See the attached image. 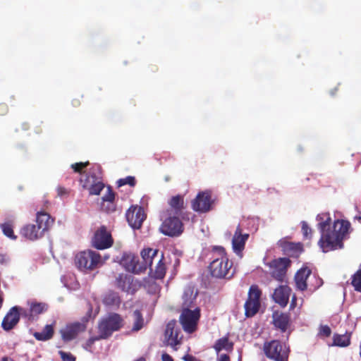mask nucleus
I'll return each mask as SVG.
<instances>
[{
	"label": "nucleus",
	"mask_w": 361,
	"mask_h": 361,
	"mask_svg": "<svg viewBox=\"0 0 361 361\" xmlns=\"http://www.w3.org/2000/svg\"><path fill=\"white\" fill-rule=\"evenodd\" d=\"M214 204L212 197V192L205 190L200 192L196 197L192 201V209L199 213H206L210 211Z\"/></svg>",
	"instance_id": "nucleus-16"
},
{
	"label": "nucleus",
	"mask_w": 361,
	"mask_h": 361,
	"mask_svg": "<svg viewBox=\"0 0 361 361\" xmlns=\"http://www.w3.org/2000/svg\"><path fill=\"white\" fill-rule=\"evenodd\" d=\"M8 261V257L6 255L0 254V264H3L6 263Z\"/></svg>",
	"instance_id": "nucleus-50"
},
{
	"label": "nucleus",
	"mask_w": 361,
	"mask_h": 361,
	"mask_svg": "<svg viewBox=\"0 0 361 361\" xmlns=\"http://www.w3.org/2000/svg\"><path fill=\"white\" fill-rule=\"evenodd\" d=\"M331 219L318 224L321 238L318 244L324 252L343 247V241L348 238L352 231L351 224L345 219L335 220L333 226H330Z\"/></svg>",
	"instance_id": "nucleus-1"
},
{
	"label": "nucleus",
	"mask_w": 361,
	"mask_h": 361,
	"mask_svg": "<svg viewBox=\"0 0 361 361\" xmlns=\"http://www.w3.org/2000/svg\"><path fill=\"white\" fill-rule=\"evenodd\" d=\"M200 317V310L199 307L191 310L185 308L183 309L180 316V322L183 330L187 333H193L197 329L198 321Z\"/></svg>",
	"instance_id": "nucleus-13"
},
{
	"label": "nucleus",
	"mask_w": 361,
	"mask_h": 361,
	"mask_svg": "<svg viewBox=\"0 0 361 361\" xmlns=\"http://www.w3.org/2000/svg\"><path fill=\"white\" fill-rule=\"evenodd\" d=\"M352 286L355 290L361 293V269H358L352 276Z\"/></svg>",
	"instance_id": "nucleus-35"
},
{
	"label": "nucleus",
	"mask_w": 361,
	"mask_h": 361,
	"mask_svg": "<svg viewBox=\"0 0 361 361\" xmlns=\"http://www.w3.org/2000/svg\"><path fill=\"white\" fill-rule=\"evenodd\" d=\"M319 334L325 337H329L331 334V329L327 325H322L319 328Z\"/></svg>",
	"instance_id": "nucleus-43"
},
{
	"label": "nucleus",
	"mask_w": 361,
	"mask_h": 361,
	"mask_svg": "<svg viewBox=\"0 0 361 361\" xmlns=\"http://www.w3.org/2000/svg\"><path fill=\"white\" fill-rule=\"evenodd\" d=\"M87 321L86 319L82 322H76L66 325L64 329L61 330L62 339L68 342L75 338L80 333L85 331Z\"/></svg>",
	"instance_id": "nucleus-20"
},
{
	"label": "nucleus",
	"mask_w": 361,
	"mask_h": 361,
	"mask_svg": "<svg viewBox=\"0 0 361 361\" xmlns=\"http://www.w3.org/2000/svg\"><path fill=\"white\" fill-rule=\"evenodd\" d=\"M145 269L147 267L156 279H162L166 274V267L164 262V254L158 257V250L152 248L144 249L141 252Z\"/></svg>",
	"instance_id": "nucleus-5"
},
{
	"label": "nucleus",
	"mask_w": 361,
	"mask_h": 361,
	"mask_svg": "<svg viewBox=\"0 0 361 361\" xmlns=\"http://www.w3.org/2000/svg\"><path fill=\"white\" fill-rule=\"evenodd\" d=\"M121 264L128 271L137 274L140 269L138 267V258L131 254H125L121 259Z\"/></svg>",
	"instance_id": "nucleus-23"
},
{
	"label": "nucleus",
	"mask_w": 361,
	"mask_h": 361,
	"mask_svg": "<svg viewBox=\"0 0 361 361\" xmlns=\"http://www.w3.org/2000/svg\"><path fill=\"white\" fill-rule=\"evenodd\" d=\"M90 164L89 161L85 162H78L75 164H72L71 167L73 169L74 172L79 173L80 174H84L83 169L86 168Z\"/></svg>",
	"instance_id": "nucleus-37"
},
{
	"label": "nucleus",
	"mask_w": 361,
	"mask_h": 361,
	"mask_svg": "<svg viewBox=\"0 0 361 361\" xmlns=\"http://www.w3.org/2000/svg\"><path fill=\"white\" fill-rule=\"evenodd\" d=\"M360 222H361V216H356L355 217Z\"/></svg>",
	"instance_id": "nucleus-55"
},
{
	"label": "nucleus",
	"mask_w": 361,
	"mask_h": 361,
	"mask_svg": "<svg viewBox=\"0 0 361 361\" xmlns=\"http://www.w3.org/2000/svg\"><path fill=\"white\" fill-rule=\"evenodd\" d=\"M35 221L36 224L25 225L20 230V235L30 240H38L52 226L54 219L45 212H38Z\"/></svg>",
	"instance_id": "nucleus-3"
},
{
	"label": "nucleus",
	"mask_w": 361,
	"mask_h": 361,
	"mask_svg": "<svg viewBox=\"0 0 361 361\" xmlns=\"http://www.w3.org/2000/svg\"><path fill=\"white\" fill-rule=\"evenodd\" d=\"M164 220L159 230L165 235L170 237L179 236L183 232V224L181 216L164 214Z\"/></svg>",
	"instance_id": "nucleus-10"
},
{
	"label": "nucleus",
	"mask_w": 361,
	"mask_h": 361,
	"mask_svg": "<svg viewBox=\"0 0 361 361\" xmlns=\"http://www.w3.org/2000/svg\"><path fill=\"white\" fill-rule=\"evenodd\" d=\"M262 291L257 285H252L248 291V297L245 303V314L247 317L255 315L260 307Z\"/></svg>",
	"instance_id": "nucleus-11"
},
{
	"label": "nucleus",
	"mask_w": 361,
	"mask_h": 361,
	"mask_svg": "<svg viewBox=\"0 0 361 361\" xmlns=\"http://www.w3.org/2000/svg\"><path fill=\"white\" fill-rule=\"evenodd\" d=\"M215 350L219 353L222 350L232 351L233 349V343L229 341L228 336H224L218 339L214 345Z\"/></svg>",
	"instance_id": "nucleus-33"
},
{
	"label": "nucleus",
	"mask_w": 361,
	"mask_h": 361,
	"mask_svg": "<svg viewBox=\"0 0 361 361\" xmlns=\"http://www.w3.org/2000/svg\"><path fill=\"white\" fill-rule=\"evenodd\" d=\"M182 359L184 360V361H203V360H201L200 359H197L196 358L195 356L192 355H190V354H186L185 355Z\"/></svg>",
	"instance_id": "nucleus-46"
},
{
	"label": "nucleus",
	"mask_w": 361,
	"mask_h": 361,
	"mask_svg": "<svg viewBox=\"0 0 361 361\" xmlns=\"http://www.w3.org/2000/svg\"><path fill=\"white\" fill-rule=\"evenodd\" d=\"M218 361H231V360H230V357L228 355L221 354L219 356Z\"/></svg>",
	"instance_id": "nucleus-49"
},
{
	"label": "nucleus",
	"mask_w": 361,
	"mask_h": 361,
	"mask_svg": "<svg viewBox=\"0 0 361 361\" xmlns=\"http://www.w3.org/2000/svg\"><path fill=\"white\" fill-rule=\"evenodd\" d=\"M297 305V298L295 295L292 296L290 305V309L293 310Z\"/></svg>",
	"instance_id": "nucleus-48"
},
{
	"label": "nucleus",
	"mask_w": 361,
	"mask_h": 361,
	"mask_svg": "<svg viewBox=\"0 0 361 361\" xmlns=\"http://www.w3.org/2000/svg\"><path fill=\"white\" fill-rule=\"evenodd\" d=\"M133 281L131 275L121 274L116 279V286L123 291H128Z\"/></svg>",
	"instance_id": "nucleus-27"
},
{
	"label": "nucleus",
	"mask_w": 361,
	"mask_h": 361,
	"mask_svg": "<svg viewBox=\"0 0 361 361\" xmlns=\"http://www.w3.org/2000/svg\"><path fill=\"white\" fill-rule=\"evenodd\" d=\"M8 112V107L5 103H0V116H4Z\"/></svg>",
	"instance_id": "nucleus-45"
},
{
	"label": "nucleus",
	"mask_w": 361,
	"mask_h": 361,
	"mask_svg": "<svg viewBox=\"0 0 361 361\" xmlns=\"http://www.w3.org/2000/svg\"><path fill=\"white\" fill-rule=\"evenodd\" d=\"M197 295V292L195 291L192 287L185 288L183 295V309L194 307Z\"/></svg>",
	"instance_id": "nucleus-24"
},
{
	"label": "nucleus",
	"mask_w": 361,
	"mask_h": 361,
	"mask_svg": "<svg viewBox=\"0 0 361 361\" xmlns=\"http://www.w3.org/2000/svg\"><path fill=\"white\" fill-rule=\"evenodd\" d=\"M62 361H75V357L71 353L62 350L59 351Z\"/></svg>",
	"instance_id": "nucleus-41"
},
{
	"label": "nucleus",
	"mask_w": 361,
	"mask_h": 361,
	"mask_svg": "<svg viewBox=\"0 0 361 361\" xmlns=\"http://www.w3.org/2000/svg\"><path fill=\"white\" fill-rule=\"evenodd\" d=\"M180 329L175 319L169 321L166 326L164 331V340L167 345H170L174 350H177L176 346L181 343L182 336L179 337Z\"/></svg>",
	"instance_id": "nucleus-17"
},
{
	"label": "nucleus",
	"mask_w": 361,
	"mask_h": 361,
	"mask_svg": "<svg viewBox=\"0 0 361 361\" xmlns=\"http://www.w3.org/2000/svg\"><path fill=\"white\" fill-rule=\"evenodd\" d=\"M302 233L303 235V238L305 240H310L312 235V230L309 227L308 224L305 221H302Z\"/></svg>",
	"instance_id": "nucleus-38"
},
{
	"label": "nucleus",
	"mask_w": 361,
	"mask_h": 361,
	"mask_svg": "<svg viewBox=\"0 0 361 361\" xmlns=\"http://www.w3.org/2000/svg\"><path fill=\"white\" fill-rule=\"evenodd\" d=\"M79 182L82 189L88 190L90 195H99L105 187L102 166L97 164L92 165L80 177Z\"/></svg>",
	"instance_id": "nucleus-4"
},
{
	"label": "nucleus",
	"mask_w": 361,
	"mask_h": 361,
	"mask_svg": "<svg viewBox=\"0 0 361 361\" xmlns=\"http://www.w3.org/2000/svg\"><path fill=\"white\" fill-rule=\"evenodd\" d=\"M212 250L213 259L208 266L211 276L216 279H231L235 270L233 269V262L229 260L226 250L223 247L216 246Z\"/></svg>",
	"instance_id": "nucleus-2"
},
{
	"label": "nucleus",
	"mask_w": 361,
	"mask_h": 361,
	"mask_svg": "<svg viewBox=\"0 0 361 361\" xmlns=\"http://www.w3.org/2000/svg\"><path fill=\"white\" fill-rule=\"evenodd\" d=\"M102 209L106 212L110 213L116 210V205L114 202H102Z\"/></svg>",
	"instance_id": "nucleus-40"
},
{
	"label": "nucleus",
	"mask_w": 361,
	"mask_h": 361,
	"mask_svg": "<svg viewBox=\"0 0 361 361\" xmlns=\"http://www.w3.org/2000/svg\"><path fill=\"white\" fill-rule=\"evenodd\" d=\"M281 247L284 252H286V253L291 256H297L302 251V247L300 243L283 242L281 243Z\"/></svg>",
	"instance_id": "nucleus-30"
},
{
	"label": "nucleus",
	"mask_w": 361,
	"mask_h": 361,
	"mask_svg": "<svg viewBox=\"0 0 361 361\" xmlns=\"http://www.w3.org/2000/svg\"><path fill=\"white\" fill-rule=\"evenodd\" d=\"M126 217L132 228L138 229L142 226V222L146 218V214L142 207L135 205L131 206L128 209Z\"/></svg>",
	"instance_id": "nucleus-18"
},
{
	"label": "nucleus",
	"mask_w": 361,
	"mask_h": 361,
	"mask_svg": "<svg viewBox=\"0 0 361 361\" xmlns=\"http://www.w3.org/2000/svg\"><path fill=\"white\" fill-rule=\"evenodd\" d=\"M114 199L115 193L112 190L110 186H108L106 193L102 197V202H114Z\"/></svg>",
	"instance_id": "nucleus-39"
},
{
	"label": "nucleus",
	"mask_w": 361,
	"mask_h": 361,
	"mask_svg": "<svg viewBox=\"0 0 361 361\" xmlns=\"http://www.w3.org/2000/svg\"><path fill=\"white\" fill-rule=\"evenodd\" d=\"M22 128H23V130H27L29 129V125H28V123H23V125H22Z\"/></svg>",
	"instance_id": "nucleus-52"
},
{
	"label": "nucleus",
	"mask_w": 361,
	"mask_h": 361,
	"mask_svg": "<svg viewBox=\"0 0 361 361\" xmlns=\"http://www.w3.org/2000/svg\"><path fill=\"white\" fill-rule=\"evenodd\" d=\"M264 355L272 361H288L289 346L280 340L266 341L262 348Z\"/></svg>",
	"instance_id": "nucleus-7"
},
{
	"label": "nucleus",
	"mask_w": 361,
	"mask_h": 361,
	"mask_svg": "<svg viewBox=\"0 0 361 361\" xmlns=\"http://www.w3.org/2000/svg\"><path fill=\"white\" fill-rule=\"evenodd\" d=\"M292 290L287 285H281L274 290L272 295L274 301L281 307H285L289 301Z\"/></svg>",
	"instance_id": "nucleus-21"
},
{
	"label": "nucleus",
	"mask_w": 361,
	"mask_h": 361,
	"mask_svg": "<svg viewBox=\"0 0 361 361\" xmlns=\"http://www.w3.org/2000/svg\"><path fill=\"white\" fill-rule=\"evenodd\" d=\"M169 208L164 212V214L176 215L181 216L184 219L185 204L184 197L181 195H176L172 196L168 201Z\"/></svg>",
	"instance_id": "nucleus-19"
},
{
	"label": "nucleus",
	"mask_w": 361,
	"mask_h": 361,
	"mask_svg": "<svg viewBox=\"0 0 361 361\" xmlns=\"http://www.w3.org/2000/svg\"><path fill=\"white\" fill-rule=\"evenodd\" d=\"M291 261L287 257H279L274 259L267 264L270 269V274L272 278L279 282H283Z\"/></svg>",
	"instance_id": "nucleus-12"
},
{
	"label": "nucleus",
	"mask_w": 361,
	"mask_h": 361,
	"mask_svg": "<svg viewBox=\"0 0 361 361\" xmlns=\"http://www.w3.org/2000/svg\"><path fill=\"white\" fill-rule=\"evenodd\" d=\"M91 243L92 247L96 249L104 250L111 247L114 240L106 227L102 226L94 232Z\"/></svg>",
	"instance_id": "nucleus-14"
},
{
	"label": "nucleus",
	"mask_w": 361,
	"mask_h": 361,
	"mask_svg": "<svg viewBox=\"0 0 361 361\" xmlns=\"http://www.w3.org/2000/svg\"><path fill=\"white\" fill-rule=\"evenodd\" d=\"M103 339L102 338H100V334H99L98 336H92L90 337L86 343V345L89 348H91L92 345L94 343L95 341Z\"/></svg>",
	"instance_id": "nucleus-44"
},
{
	"label": "nucleus",
	"mask_w": 361,
	"mask_h": 361,
	"mask_svg": "<svg viewBox=\"0 0 361 361\" xmlns=\"http://www.w3.org/2000/svg\"><path fill=\"white\" fill-rule=\"evenodd\" d=\"M124 326V319L121 314L111 312L102 318L98 324L100 338L107 339L114 332L119 331Z\"/></svg>",
	"instance_id": "nucleus-8"
},
{
	"label": "nucleus",
	"mask_w": 361,
	"mask_h": 361,
	"mask_svg": "<svg viewBox=\"0 0 361 361\" xmlns=\"http://www.w3.org/2000/svg\"><path fill=\"white\" fill-rule=\"evenodd\" d=\"M294 280L296 288L301 291L308 289L310 292H314L323 283L322 279L315 275L312 276V271L308 267L299 269L295 275Z\"/></svg>",
	"instance_id": "nucleus-6"
},
{
	"label": "nucleus",
	"mask_w": 361,
	"mask_h": 361,
	"mask_svg": "<svg viewBox=\"0 0 361 361\" xmlns=\"http://www.w3.org/2000/svg\"><path fill=\"white\" fill-rule=\"evenodd\" d=\"M132 317L133 319V324L131 331L133 332H137L144 327L145 319L142 312L138 310H136L133 312Z\"/></svg>",
	"instance_id": "nucleus-32"
},
{
	"label": "nucleus",
	"mask_w": 361,
	"mask_h": 361,
	"mask_svg": "<svg viewBox=\"0 0 361 361\" xmlns=\"http://www.w3.org/2000/svg\"><path fill=\"white\" fill-rule=\"evenodd\" d=\"M47 310V305L43 302H34L30 304V310L27 311L28 317H26L29 319L32 318L34 316H37Z\"/></svg>",
	"instance_id": "nucleus-31"
},
{
	"label": "nucleus",
	"mask_w": 361,
	"mask_h": 361,
	"mask_svg": "<svg viewBox=\"0 0 361 361\" xmlns=\"http://www.w3.org/2000/svg\"><path fill=\"white\" fill-rule=\"evenodd\" d=\"M72 104L74 106H78L80 105V101L79 99H73L72 101Z\"/></svg>",
	"instance_id": "nucleus-51"
},
{
	"label": "nucleus",
	"mask_w": 361,
	"mask_h": 361,
	"mask_svg": "<svg viewBox=\"0 0 361 361\" xmlns=\"http://www.w3.org/2000/svg\"><path fill=\"white\" fill-rule=\"evenodd\" d=\"M102 302L106 306L118 307L121 303V299L118 293L109 290L104 295Z\"/></svg>",
	"instance_id": "nucleus-26"
},
{
	"label": "nucleus",
	"mask_w": 361,
	"mask_h": 361,
	"mask_svg": "<svg viewBox=\"0 0 361 361\" xmlns=\"http://www.w3.org/2000/svg\"><path fill=\"white\" fill-rule=\"evenodd\" d=\"M135 184H136L135 178L134 176H127L123 178H120L117 181V185L118 187H121L125 185H129L131 187H134L135 185Z\"/></svg>",
	"instance_id": "nucleus-36"
},
{
	"label": "nucleus",
	"mask_w": 361,
	"mask_h": 361,
	"mask_svg": "<svg viewBox=\"0 0 361 361\" xmlns=\"http://www.w3.org/2000/svg\"><path fill=\"white\" fill-rule=\"evenodd\" d=\"M350 337L351 334H334L333 336V343L331 345L341 348L348 347L350 344Z\"/></svg>",
	"instance_id": "nucleus-29"
},
{
	"label": "nucleus",
	"mask_w": 361,
	"mask_h": 361,
	"mask_svg": "<svg viewBox=\"0 0 361 361\" xmlns=\"http://www.w3.org/2000/svg\"><path fill=\"white\" fill-rule=\"evenodd\" d=\"M135 361H146V360L144 357H142L138 358Z\"/></svg>",
	"instance_id": "nucleus-54"
},
{
	"label": "nucleus",
	"mask_w": 361,
	"mask_h": 361,
	"mask_svg": "<svg viewBox=\"0 0 361 361\" xmlns=\"http://www.w3.org/2000/svg\"><path fill=\"white\" fill-rule=\"evenodd\" d=\"M57 195L60 197H68L71 192V190L63 186H58L56 188Z\"/></svg>",
	"instance_id": "nucleus-42"
},
{
	"label": "nucleus",
	"mask_w": 361,
	"mask_h": 361,
	"mask_svg": "<svg viewBox=\"0 0 361 361\" xmlns=\"http://www.w3.org/2000/svg\"><path fill=\"white\" fill-rule=\"evenodd\" d=\"M273 322L274 326L279 329L281 332H285L290 324V316L286 313H274Z\"/></svg>",
	"instance_id": "nucleus-25"
},
{
	"label": "nucleus",
	"mask_w": 361,
	"mask_h": 361,
	"mask_svg": "<svg viewBox=\"0 0 361 361\" xmlns=\"http://www.w3.org/2000/svg\"><path fill=\"white\" fill-rule=\"evenodd\" d=\"M161 360L162 361H174L173 357L166 353H164L161 355Z\"/></svg>",
	"instance_id": "nucleus-47"
},
{
	"label": "nucleus",
	"mask_w": 361,
	"mask_h": 361,
	"mask_svg": "<svg viewBox=\"0 0 361 361\" xmlns=\"http://www.w3.org/2000/svg\"><path fill=\"white\" fill-rule=\"evenodd\" d=\"M74 262L76 267L81 271H92L102 264V257L99 253L87 250L76 254Z\"/></svg>",
	"instance_id": "nucleus-9"
},
{
	"label": "nucleus",
	"mask_w": 361,
	"mask_h": 361,
	"mask_svg": "<svg viewBox=\"0 0 361 361\" xmlns=\"http://www.w3.org/2000/svg\"><path fill=\"white\" fill-rule=\"evenodd\" d=\"M20 316L28 317L27 310L18 306L11 307L2 320V329L6 331L13 329L19 322Z\"/></svg>",
	"instance_id": "nucleus-15"
},
{
	"label": "nucleus",
	"mask_w": 361,
	"mask_h": 361,
	"mask_svg": "<svg viewBox=\"0 0 361 361\" xmlns=\"http://www.w3.org/2000/svg\"><path fill=\"white\" fill-rule=\"evenodd\" d=\"M248 238L249 234L243 233L242 229L238 225L232 239L233 249L236 254H240L245 249V245Z\"/></svg>",
	"instance_id": "nucleus-22"
},
{
	"label": "nucleus",
	"mask_w": 361,
	"mask_h": 361,
	"mask_svg": "<svg viewBox=\"0 0 361 361\" xmlns=\"http://www.w3.org/2000/svg\"><path fill=\"white\" fill-rule=\"evenodd\" d=\"M1 228L4 234L8 238L16 240L17 236L14 234L13 225L11 223L6 222L1 224Z\"/></svg>",
	"instance_id": "nucleus-34"
},
{
	"label": "nucleus",
	"mask_w": 361,
	"mask_h": 361,
	"mask_svg": "<svg viewBox=\"0 0 361 361\" xmlns=\"http://www.w3.org/2000/svg\"><path fill=\"white\" fill-rule=\"evenodd\" d=\"M1 361H14V360L11 357H2Z\"/></svg>",
	"instance_id": "nucleus-53"
},
{
	"label": "nucleus",
	"mask_w": 361,
	"mask_h": 361,
	"mask_svg": "<svg viewBox=\"0 0 361 361\" xmlns=\"http://www.w3.org/2000/svg\"><path fill=\"white\" fill-rule=\"evenodd\" d=\"M53 324H47L41 332H35L33 336L37 340L41 341H46L51 339L54 334Z\"/></svg>",
	"instance_id": "nucleus-28"
}]
</instances>
